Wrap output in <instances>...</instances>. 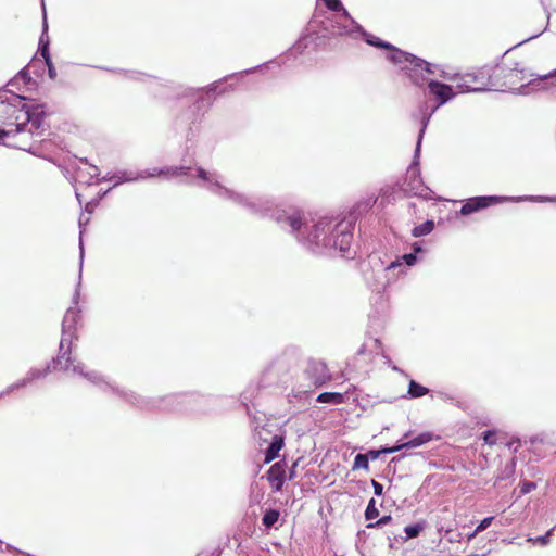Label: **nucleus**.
Instances as JSON below:
<instances>
[{
	"instance_id": "nucleus-1",
	"label": "nucleus",
	"mask_w": 556,
	"mask_h": 556,
	"mask_svg": "<svg viewBox=\"0 0 556 556\" xmlns=\"http://www.w3.org/2000/svg\"><path fill=\"white\" fill-rule=\"evenodd\" d=\"M1 113L7 117L4 125L7 128L0 129V142H4L7 138L14 136L21 131H24L28 125V129L31 132L34 129H38L41 124V113H35L27 105H14V104H1Z\"/></svg>"
},
{
	"instance_id": "nucleus-2",
	"label": "nucleus",
	"mask_w": 556,
	"mask_h": 556,
	"mask_svg": "<svg viewBox=\"0 0 556 556\" xmlns=\"http://www.w3.org/2000/svg\"><path fill=\"white\" fill-rule=\"evenodd\" d=\"M505 68L498 64H485L459 76L458 87L463 91H481L500 86L498 78Z\"/></svg>"
},
{
	"instance_id": "nucleus-3",
	"label": "nucleus",
	"mask_w": 556,
	"mask_h": 556,
	"mask_svg": "<svg viewBox=\"0 0 556 556\" xmlns=\"http://www.w3.org/2000/svg\"><path fill=\"white\" fill-rule=\"evenodd\" d=\"M389 60L401 66V68L407 73L414 84L420 85L418 79V72H427L432 74L433 70L431 64L427 61L417 58L408 52L402 51L393 46V49H389Z\"/></svg>"
},
{
	"instance_id": "nucleus-4",
	"label": "nucleus",
	"mask_w": 556,
	"mask_h": 556,
	"mask_svg": "<svg viewBox=\"0 0 556 556\" xmlns=\"http://www.w3.org/2000/svg\"><path fill=\"white\" fill-rule=\"evenodd\" d=\"M76 316H77L76 312L68 311L64 317L63 332H62V338H61V342H60V352H59V356L53 362L55 369L60 368L63 370H68L74 363V361L71 357L74 333L70 330H66V327H67V323L75 321ZM68 328H71V326H68Z\"/></svg>"
},
{
	"instance_id": "nucleus-5",
	"label": "nucleus",
	"mask_w": 556,
	"mask_h": 556,
	"mask_svg": "<svg viewBox=\"0 0 556 556\" xmlns=\"http://www.w3.org/2000/svg\"><path fill=\"white\" fill-rule=\"evenodd\" d=\"M304 375L315 387H320L331 380V374L327 365L318 359H312L307 363Z\"/></svg>"
},
{
	"instance_id": "nucleus-6",
	"label": "nucleus",
	"mask_w": 556,
	"mask_h": 556,
	"mask_svg": "<svg viewBox=\"0 0 556 556\" xmlns=\"http://www.w3.org/2000/svg\"><path fill=\"white\" fill-rule=\"evenodd\" d=\"M266 479L274 493L282 491L287 480V463L280 460L273 464L266 472Z\"/></svg>"
},
{
	"instance_id": "nucleus-7",
	"label": "nucleus",
	"mask_w": 556,
	"mask_h": 556,
	"mask_svg": "<svg viewBox=\"0 0 556 556\" xmlns=\"http://www.w3.org/2000/svg\"><path fill=\"white\" fill-rule=\"evenodd\" d=\"M353 228L349 223H338L333 230L334 233V247H338L340 252L345 255L349 252L352 240H353Z\"/></svg>"
},
{
	"instance_id": "nucleus-8",
	"label": "nucleus",
	"mask_w": 556,
	"mask_h": 556,
	"mask_svg": "<svg viewBox=\"0 0 556 556\" xmlns=\"http://www.w3.org/2000/svg\"><path fill=\"white\" fill-rule=\"evenodd\" d=\"M500 203V198L494 195L473 197L468 199L460 207L462 215H469L480 210Z\"/></svg>"
},
{
	"instance_id": "nucleus-9",
	"label": "nucleus",
	"mask_w": 556,
	"mask_h": 556,
	"mask_svg": "<svg viewBox=\"0 0 556 556\" xmlns=\"http://www.w3.org/2000/svg\"><path fill=\"white\" fill-rule=\"evenodd\" d=\"M429 91L432 96L435 97L438 104L437 106H441L446 103L450 99L454 97V91L450 85L431 80L428 84Z\"/></svg>"
},
{
	"instance_id": "nucleus-10",
	"label": "nucleus",
	"mask_w": 556,
	"mask_h": 556,
	"mask_svg": "<svg viewBox=\"0 0 556 556\" xmlns=\"http://www.w3.org/2000/svg\"><path fill=\"white\" fill-rule=\"evenodd\" d=\"M283 438L281 435H275L271 443L265 451L264 463L268 464L279 456L280 450L283 447Z\"/></svg>"
},
{
	"instance_id": "nucleus-11",
	"label": "nucleus",
	"mask_w": 556,
	"mask_h": 556,
	"mask_svg": "<svg viewBox=\"0 0 556 556\" xmlns=\"http://www.w3.org/2000/svg\"><path fill=\"white\" fill-rule=\"evenodd\" d=\"M433 440V433L431 432H422L412 440L402 443V448H413L417 446H421Z\"/></svg>"
},
{
	"instance_id": "nucleus-12",
	"label": "nucleus",
	"mask_w": 556,
	"mask_h": 556,
	"mask_svg": "<svg viewBox=\"0 0 556 556\" xmlns=\"http://www.w3.org/2000/svg\"><path fill=\"white\" fill-rule=\"evenodd\" d=\"M316 401L319 403L342 404L345 397L339 392H323L317 396Z\"/></svg>"
},
{
	"instance_id": "nucleus-13",
	"label": "nucleus",
	"mask_w": 556,
	"mask_h": 556,
	"mask_svg": "<svg viewBox=\"0 0 556 556\" xmlns=\"http://www.w3.org/2000/svg\"><path fill=\"white\" fill-rule=\"evenodd\" d=\"M555 528L549 529L545 534L540 536H528L527 542L533 544V545H540V546H547L551 543V538L554 533Z\"/></svg>"
},
{
	"instance_id": "nucleus-14",
	"label": "nucleus",
	"mask_w": 556,
	"mask_h": 556,
	"mask_svg": "<svg viewBox=\"0 0 556 556\" xmlns=\"http://www.w3.org/2000/svg\"><path fill=\"white\" fill-rule=\"evenodd\" d=\"M433 229H434V222L433 220H427L424 224H421L419 226H416L412 230V235H413V237L418 238V237H422V236L429 235L430 232H432Z\"/></svg>"
},
{
	"instance_id": "nucleus-15",
	"label": "nucleus",
	"mask_w": 556,
	"mask_h": 556,
	"mask_svg": "<svg viewBox=\"0 0 556 556\" xmlns=\"http://www.w3.org/2000/svg\"><path fill=\"white\" fill-rule=\"evenodd\" d=\"M280 517V513L277 509H267L262 518V523L266 528L273 527Z\"/></svg>"
},
{
	"instance_id": "nucleus-16",
	"label": "nucleus",
	"mask_w": 556,
	"mask_h": 556,
	"mask_svg": "<svg viewBox=\"0 0 556 556\" xmlns=\"http://www.w3.org/2000/svg\"><path fill=\"white\" fill-rule=\"evenodd\" d=\"M429 392V389L419 384L415 380H412L408 386V393L412 397H420L426 395Z\"/></svg>"
},
{
	"instance_id": "nucleus-17",
	"label": "nucleus",
	"mask_w": 556,
	"mask_h": 556,
	"mask_svg": "<svg viewBox=\"0 0 556 556\" xmlns=\"http://www.w3.org/2000/svg\"><path fill=\"white\" fill-rule=\"evenodd\" d=\"M369 469L368 455L357 454L354 458L353 470Z\"/></svg>"
},
{
	"instance_id": "nucleus-18",
	"label": "nucleus",
	"mask_w": 556,
	"mask_h": 556,
	"mask_svg": "<svg viewBox=\"0 0 556 556\" xmlns=\"http://www.w3.org/2000/svg\"><path fill=\"white\" fill-rule=\"evenodd\" d=\"M379 515V510L376 507V501L375 498H371L367 505V508L365 510V518L366 520H372L377 518Z\"/></svg>"
},
{
	"instance_id": "nucleus-19",
	"label": "nucleus",
	"mask_w": 556,
	"mask_h": 556,
	"mask_svg": "<svg viewBox=\"0 0 556 556\" xmlns=\"http://www.w3.org/2000/svg\"><path fill=\"white\" fill-rule=\"evenodd\" d=\"M189 170L188 167H172L167 168L166 170L160 172V175L166 176V177H174L179 175H186Z\"/></svg>"
},
{
	"instance_id": "nucleus-20",
	"label": "nucleus",
	"mask_w": 556,
	"mask_h": 556,
	"mask_svg": "<svg viewBox=\"0 0 556 556\" xmlns=\"http://www.w3.org/2000/svg\"><path fill=\"white\" fill-rule=\"evenodd\" d=\"M287 222L289 226L292 228V230L298 231L301 229L303 225V219L300 214L291 215L287 218Z\"/></svg>"
},
{
	"instance_id": "nucleus-21",
	"label": "nucleus",
	"mask_w": 556,
	"mask_h": 556,
	"mask_svg": "<svg viewBox=\"0 0 556 556\" xmlns=\"http://www.w3.org/2000/svg\"><path fill=\"white\" fill-rule=\"evenodd\" d=\"M422 528L424 527L421 525L417 523V525L406 526L404 531H405L407 538L413 539V538H416L419 535Z\"/></svg>"
},
{
	"instance_id": "nucleus-22",
	"label": "nucleus",
	"mask_w": 556,
	"mask_h": 556,
	"mask_svg": "<svg viewBox=\"0 0 556 556\" xmlns=\"http://www.w3.org/2000/svg\"><path fill=\"white\" fill-rule=\"evenodd\" d=\"M392 520V517L390 515L382 516L380 519H378L376 522L367 525V528H380L384 525L390 523Z\"/></svg>"
},
{
	"instance_id": "nucleus-23",
	"label": "nucleus",
	"mask_w": 556,
	"mask_h": 556,
	"mask_svg": "<svg viewBox=\"0 0 556 556\" xmlns=\"http://www.w3.org/2000/svg\"><path fill=\"white\" fill-rule=\"evenodd\" d=\"M495 431H491V430H488L484 432L483 434V441L485 444L488 445H494L496 443V440H495Z\"/></svg>"
},
{
	"instance_id": "nucleus-24",
	"label": "nucleus",
	"mask_w": 556,
	"mask_h": 556,
	"mask_svg": "<svg viewBox=\"0 0 556 556\" xmlns=\"http://www.w3.org/2000/svg\"><path fill=\"white\" fill-rule=\"evenodd\" d=\"M493 520V517H486L484 518L476 528L475 530V533H479V532H482L483 530H485L492 522Z\"/></svg>"
},
{
	"instance_id": "nucleus-25",
	"label": "nucleus",
	"mask_w": 556,
	"mask_h": 556,
	"mask_svg": "<svg viewBox=\"0 0 556 556\" xmlns=\"http://www.w3.org/2000/svg\"><path fill=\"white\" fill-rule=\"evenodd\" d=\"M368 42L371 45V46H375V47H378V48H383V49H393V46L389 42H384L380 39H376V40H368Z\"/></svg>"
},
{
	"instance_id": "nucleus-26",
	"label": "nucleus",
	"mask_w": 556,
	"mask_h": 556,
	"mask_svg": "<svg viewBox=\"0 0 556 556\" xmlns=\"http://www.w3.org/2000/svg\"><path fill=\"white\" fill-rule=\"evenodd\" d=\"M327 7L332 11H341L343 9L342 3L340 0H325Z\"/></svg>"
},
{
	"instance_id": "nucleus-27",
	"label": "nucleus",
	"mask_w": 556,
	"mask_h": 556,
	"mask_svg": "<svg viewBox=\"0 0 556 556\" xmlns=\"http://www.w3.org/2000/svg\"><path fill=\"white\" fill-rule=\"evenodd\" d=\"M46 64L48 66V73H49L50 78H55L56 71H55V67L53 66V63H52V60L50 56L46 58Z\"/></svg>"
},
{
	"instance_id": "nucleus-28",
	"label": "nucleus",
	"mask_w": 556,
	"mask_h": 556,
	"mask_svg": "<svg viewBox=\"0 0 556 556\" xmlns=\"http://www.w3.org/2000/svg\"><path fill=\"white\" fill-rule=\"evenodd\" d=\"M374 492L377 496H381L383 493V485L376 480H371Z\"/></svg>"
},
{
	"instance_id": "nucleus-29",
	"label": "nucleus",
	"mask_w": 556,
	"mask_h": 556,
	"mask_svg": "<svg viewBox=\"0 0 556 556\" xmlns=\"http://www.w3.org/2000/svg\"><path fill=\"white\" fill-rule=\"evenodd\" d=\"M401 450H403L402 448V444L395 445V446H392V447H383V448H381L379 451L381 452V454H392V453L399 452Z\"/></svg>"
},
{
	"instance_id": "nucleus-30",
	"label": "nucleus",
	"mask_w": 556,
	"mask_h": 556,
	"mask_svg": "<svg viewBox=\"0 0 556 556\" xmlns=\"http://www.w3.org/2000/svg\"><path fill=\"white\" fill-rule=\"evenodd\" d=\"M403 258L405 260L406 264L409 265V266L414 265L415 262H416L415 253L405 254L403 256Z\"/></svg>"
},
{
	"instance_id": "nucleus-31",
	"label": "nucleus",
	"mask_w": 556,
	"mask_h": 556,
	"mask_svg": "<svg viewBox=\"0 0 556 556\" xmlns=\"http://www.w3.org/2000/svg\"><path fill=\"white\" fill-rule=\"evenodd\" d=\"M30 375H31V378L23 379L21 382L16 383V388H18V387H24V386H26V383H27L28 381H30V380H33V379H35V378L40 377V375H39V374H38V375H36L35 372H31ZM14 388H15V386H14ZM10 389L12 390V389H13V387H11Z\"/></svg>"
},
{
	"instance_id": "nucleus-32",
	"label": "nucleus",
	"mask_w": 556,
	"mask_h": 556,
	"mask_svg": "<svg viewBox=\"0 0 556 556\" xmlns=\"http://www.w3.org/2000/svg\"><path fill=\"white\" fill-rule=\"evenodd\" d=\"M534 489H535V483L527 482V483H523V485L521 486V492L529 493L530 491H532Z\"/></svg>"
},
{
	"instance_id": "nucleus-33",
	"label": "nucleus",
	"mask_w": 556,
	"mask_h": 556,
	"mask_svg": "<svg viewBox=\"0 0 556 556\" xmlns=\"http://www.w3.org/2000/svg\"><path fill=\"white\" fill-rule=\"evenodd\" d=\"M381 454L380 451L370 450L366 455H368V459H377L379 455Z\"/></svg>"
},
{
	"instance_id": "nucleus-34",
	"label": "nucleus",
	"mask_w": 556,
	"mask_h": 556,
	"mask_svg": "<svg viewBox=\"0 0 556 556\" xmlns=\"http://www.w3.org/2000/svg\"><path fill=\"white\" fill-rule=\"evenodd\" d=\"M555 76H556V71L551 72V73H548V74L541 75V76H539V78H541V79H547V78H552V77H555Z\"/></svg>"
},
{
	"instance_id": "nucleus-35",
	"label": "nucleus",
	"mask_w": 556,
	"mask_h": 556,
	"mask_svg": "<svg viewBox=\"0 0 556 556\" xmlns=\"http://www.w3.org/2000/svg\"><path fill=\"white\" fill-rule=\"evenodd\" d=\"M41 55H42V58H43L45 60H46V58H47V56H50V54H49V49H48V47H47V46H43V47L41 48Z\"/></svg>"
},
{
	"instance_id": "nucleus-36",
	"label": "nucleus",
	"mask_w": 556,
	"mask_h": 556,
	"mask_svg": "<svg viewBox=\"0 0 556 556\" xmlns=\"http://www.w3.org/2000/svg\"><path fill=\"white\" fill-rule=\"evenodd\" d=\"M199 177L205 180L207 179V174L203 168L199 169Z\"/></svg>"
},
{
	"instance_id": "nucleus-37",
	"label": "nucleus",
	"mask_w": 556,
	"mask_h": 556,
	"mask_svg": "<svg viewBox=\"0 0 556 556\" xmlns=\"http://www.w3.org/2000/svg\"><path fill=\"white\" fill-rule=\"evenodd\" d=\"M294 477V470L292 469L289 473V476L287 477L288 480H292Z\"/></svg>"
},
{
	"instance_id": "nucleus-38",
	"label": "nucleus",
	"mask_w": 556,
	"mask_h": 556,
	"mask_svg": "<svg viewBox=\"0 0 556 556\" xmlns=\"http://www.w3.org/2000/svg\"><path fill=\"white\" fill-rule=\"evenodd\" d=\"M414 251H415V252H420V251H421V248H420L417 243H415V244H414Z\"/></svg>"
},
{
	"instance_id": "nucleus-39",
	"label": "nucleus",
	"mask_w": 556,
	"mask_h": 556,
	"mask_svg": "<svg viewBox=\"0 0 556 556\" xmlns=\"http://www.w3.org/2000/svg\"><path fill=\"white\" fill-rule=\"evenodd\" d=\"M197 556H202L201 554L197 555Z\"/></svg>"
}]
</instances>
